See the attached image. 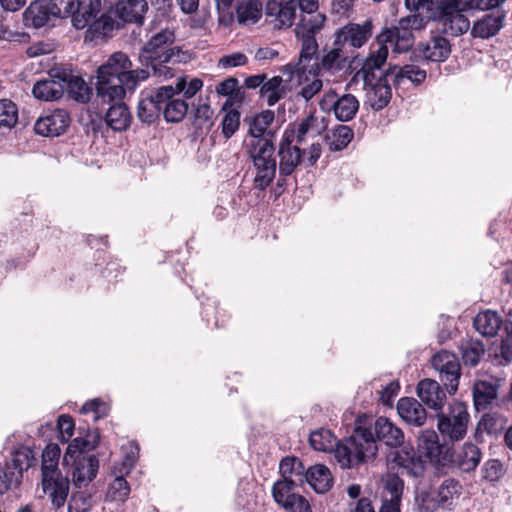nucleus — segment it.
Instances as JSON below:
<instances>
[{
    "mask_svg": "<svg viewBox=\"0 0 512 512\" xmlns=\"http://www.w3.org/2000/svg\"><path fill=\"white\" fill-rule=\"evenodd\" d=\"M377 441L399 447L404 442V433L386 417H378L368 427L359 425L346 443L337 449V463L347 469L374 459L378 452Z\"/></svg>",
    "mask_w": 512,
    "mask_h": 512,
    "instance_id": "f257e3e1",
    "label": "nucleus"
},
{
    "mask_svg": "<svg viewBox=\"0 0 512 512\" xmlns=\"http://www.w3.org/2000/svg\"><path fill=\"white\" fill-rule=\"evenodd\" d=\"M149 77L145 69H132V62L123 52H115L97 71V97L110 104L122 100L126 91L133 92L138 84Z\"/></svg>",
    "mask_w": 512,
    "mask_h": 512,
    "instance_id": "f03ea898",
    "label": "nucleus"
},
{
    "mask_svg": "<svg viewBox=\"0 0 512 512\" xmlns=\"http://www.w3.org/2000/svg\"><path fill=\"white\" fill-rule=\"evenodd\" d=\"M176 36L173 30L162 29L153 34L140 50L139 58L143 65L150 67L153 74L163 79H171L175 70L170 65L186 64L192 53L180 46H173Z\"/></svg>",
    "mask_w": 512,
    "mask_h": 512,
    "instance_id": "7ed1b4c3",
    "label": "nucleus"
},
{
    "mask_svg": "<svg viewBox=\"0 0 512 512\" xmlns=\"http://www.w3.org/2000/svg\"><path fill=\"white\" fill-rule=\"evenodd\" d=\"M87 438L77 437L67 447L63 457L65 465L73 466L72 476L76 486L82 487L90 483L97 475L99 461L95 455L86 453L95 448L99 435L93 433Z\"/></svg>",
    "mask_w": 512,
    "mask_h": 512,
    "instance_id": "20e7f679",
    "label": "nucleus"
},
{
    "mask_svg": "<svg viewBox=\"0 0 512 512\" xmlns=\"http://www.w3.org/2000/svg\"><path fill=\"white\" fill-rule=\"evenodd\" d=\"M273 139H249L245 142V150L256 171L254 186L265 190L276 176L277 163Z\"/></svg>",
    "mask_w": 512,
    "mask_h": 512,
    "instance_id": "39448f33",
    "label": "nucleus"
},
{
    "mask_svg": "<svg viewBox=\"0 0 512 512\" xmlns=\"http://www.w3.org/2000/svg\"><path fill=\"white\" fill-rule=\"evenodd\" d=\"M463 12L457 0H444L430 17L438 23L442 33L456 37L466 33L470 27V21Z\"/></svg>",
    "mask_w": 512,
    "mask_h": 512,
    "instance_id": "423d86ee",
    "label": "nucleus"
},
{
    "mask_svg": "<svg viewBox=\"0 0 512 512\" xmlns=\"http://www.w3.org/2000/svg\"><path fill=\"white\" fill-rule=\"evenodd\" d=\"M437 418L438 430L444 438L459 441L466 435L469 414L465 404L455 401L449 405L447 413L438 411Z\"/></svg>",
    "mask_w": 512,
    "mask_h": 512,
    "instance_id": "0eeeda50",
    "label": "nucleus"
},
{
    "mask_svg": "<svg viewBox=\"0 0 512 512\" xmlns=\"http://www.w3.org/2000/svg\"><path fill=\"white\" fill-rule=\"evenodd\" d=\"M171 96H173L171 86L143 90L137 106L138 119L146 124L155 122L162 114L163 103Z\"/></svg>",
    "mask_w": 512,
    "mask_h": 512,
    "instance_id": "6e6552de",
    "label": "nucleus"
},
{
    "mask_svg": "<svg viewBox=\"0 0 512 512\" xmlns=\"http://www.w3.org/2000/svg\"><path fill=\"white\" fill-rule=\"evenodd\" d=\"M450 448L439 442V437L434 430H422L417 438V451L419 456L425 458L437 469H444L449 462Z\"/></svg>",
    "mask_w": 512,
    "mask_h": 512,
    "instance_id": "1a4fd4ad",
    "label": "nucleus"
},
{
    "mask_svg": "<svg viewBox=\"0 0 512 512\" xmlns=\"http://www.w3.org/2000/svg\"><path fill=\"white\" fill-rule=\"evenodd\" d=\"M433 368L439 373V379L450 394H454L459 385L461 367L454 353L442 350L431 360Z\"/></svg>",
    "mask_w": 512,
    "mask_h": 512,
    "instance_id": "9d476101",
    "label": "nucleus"
},
{
    "mask_svg": "<svg viewBox=\"0 0 512 512\" xmlns=\"http://www.w3.org/2000/svg\"><path fill=\"white\" fill-rule=\"evenodd\" d=\"M69 479L60 470L41 473V490L39 497L48 496L53 506L62 507L69 493Z\"/></svg>",
    "mask_w": 512,
    "mask_h": 512,
    "instance_id": "9b49d317",
    "label": "nucleus"
},
{
    "mask_svg": "<svg viewBox=\"0 0 512 512\" xmlns=\"http://www.w3.org/2000/svg\"><path fill=\"white\" fill-rule=\"evenodd\" d=\"M350 64L349 56L344 49L334 45L324 54L320 64L316 61L312 64L309 74L316 75L322 72V74L342 77L348 73Z\"/></svg>",
    "mask_w": 512,
    "mask_h": 512,
    "instance_id": "f8f14e48",
    "label": "nucleus"
},
{
    "mask_svg": "<svg viewBox=\"0 0 512 512\" xmlns=\"http://www.w3.org/2000/svg\"><path fill=\"white\" fill-rule=\"evenodd\" d=\"M448 459L449 462L445 468H457L461 472L470 473L478 467L482 452L476 444L465 442L457 449L450 448Z\"/></svg>",
    "mask_w": 512,
    "mask_h": 512,
    "instance_id": "ddd939ff",
    "label": "nucleus"
},
{
    "mask_svg": "<svg viewBox=\"0 0 512 512\" xmlns=\"http://www.w3.org/2000/svg\"><path fill=\"white\" fill-rule=\"evenodd\" d=\"M71 122L69 113L64 109L48 111L38 118L34 125L37 134L55 137L63 134Z\"/></svg>",
    "mask_w": 512,
    "mask_h": 512,
    "instance_id": "4468645a",
    "label": "nucleus"
},
{
    "mask_svg": "<svg viewBox=\"0 0 512 512\" xmlns=\"http://www.w3.org/2000/svg\"><path fill=\"white\" fill-rule=\"evenodd\" d=\"M371 35L372 22L370 20H366L363 24L349 23L336 33L334 45L340 46L343 49L346 45L360 48L368 41Z\"/></svg>",
    "mask_w": 512,
    "mask_h": 512,
    "instance_id": "2eb2a0df",
    "label": "nucleus"
},
{
    "mask_svg": "<svg viewBox=\"0 0 512 512\" xmlns=\"http://www.w3.org/2000/svg\"><path fill=\"white\" fill-rule=\"evenodd\" d=\"M387 462L391 469L398 468L402 473L409 476L419 477L424 472V462L419 455L416 456L412 448H403L390 452Z\"/></svg>",
    "mask_w": 512,
    "mask_h": 512,
    "instance_id": "dca6fc26",
    "label": "nucleus"
},
{
    "mask_svg": "<svg viewBox=\"0 0 512 512\" xmlns=\"http://www.w3.org/2000/svg\"><path fill=\"white\" fill-rule=\"evenodd\" d=\"M404 483L396 474L383 478L379 512H400Z\"/></svg>",
    "mask_w": 512,
    "mask_h": 512,
    "instance_id": "f3484780",
    "label": "nucleus"
},
{
    "mask_svg": "<svg viewBox=\"0 0 512 512\" xmlns=\"http://www.w3.org/2000/svg\"><path fill=\"white\" fill-rule=\"evenodd\" d=\"M426 77V71L415 64L393 65L386 70V80H390L396 88L407 81L418 86L426 80Z\"/></svg>",
    "mask_w": 512,
    "mask_h": 512,
    "instance_id": "a211bd4d",
    "label": "nucleus"
},
{
    "mask_svg": "<svg viewBox=\"0 0 512 512\" xmlns=\"http://www.w3.org/2000/svg\"><path fill=\"white\" fill-rule=\"evenodd\" d=\"M377 42L386 46L389 44L395 53H404L413 46L414 36L409 29H404L398 25L379 34Z\"/></svg>",
    "mask_w": 512,
    "mask_h": 512,
    "instance_id": "6ab92c4d",
    "label": "nucleus"
},
{
    "mask_svg": "<svg viewBox=\"0 0 512 512\" xmlns=\"http://www.w3.org/2000/svg\"><path fill=\"white\" fill-rule=\"evenodd\" d=\"M417 396L430 409L441 411L446 402V393L439 383L432 379H423L417 385Z\"/></svg>",
    "mask_w": 512,
    "mask_h": 512,
    "instance_id": "aec40b11",
    "label": "nucleus"
},
{
    "mask_svg": "<svg viewBox=\"0 0 512 512\" xmlns=\"http://www.w3.org/2000/svg\"><path fill=\"white\" fill-rule=\"evenodd\" d=\"M390 83V80H386V72L371 83H365L367 87V101L374 110L379 111L390 102Z\"/></svg>",
    "mask_w": 512,
    "mask_h": 512,
    "instance_id": "412c9836",
    "label": "nucleus"
},
{
    "mask_svg": "<svg viewBox=\"0 0 512 512\" xmlns=\"http://www.w3.org/2000/svg\"><path fill=\"white\" fill-rule=\"evenodd\" d=\"M303 154L298 145L286 144L281 139L278 148L280 177L290 176L301 163Z\"/></svg>",
    "mask_w": 512,
    "mask_h": 512,
    "instance_id": "4be33fe9",
    "label": "nucleus"
},
{
    "mask_svg": "<svg viewBox=\"0 0 512 512\" xmlns=\"http://www.w3.org/2000/svg\"><path fill=\"white\" fill-rule=\"evenodd\" d=\"M397 412L409 425L420 427L427 419V412L422 404L412 397L401 398L397 403Z\"/></svg>",
    "mask_w": 512,
    "mask_h": 512,
    "instance_id": "5701e85b",
    "label": "nucleus"
},
{
    "mask_svg": "<svg viewBox=\"0 0 512 512\" xmlns=\"http://www.w3.org/2000/svg\"><path fill=\"white\" fill-rule=\"evenodd\" d=\"M504 19L505 13L501 10L486 14L474 23L471 34L473 37L488 39L501 30Z\"/></svg>",
    "mask_w": 512,
    "mask_h": 512,
    "instance_id": "b1692460",
    "label": "nucleus"
},
{
    "mask_svg": "<svg viewBox=\"0 0 512 512\" xmlns=\"http://www.w3.org/2000/svg\"><path fill=\"white\" fill-rule=\"evenodd\" d=\"M499 385L493 380H478L473 385V401L475 409L484 411L498 398Z\"/></svg>",
    "mask_w": 512,
    "mask_h": 512,
    "instance_id": "393cba45",
    "label": "nucleus"
},
{
    "mask_svg": "<svg viewBox=\"0 0 512 512\" xmlns=\"http://www.w3.org/2000/svg\"><path fill=\"white\" fill-rule=\"evenodd\" d=\"M148 10L146 0H118L116 14L124 22L142 24Z\"/></svg>",
    "mask_w": 512,
    "mask_h": 512,
    "instance_id": "a878e982",
    "label": "nucleus"
},
{
    "mask_svg": "<svg viewBox=\"0 0 512 512\" xmlns=\"http://www.w3.org/2000/svg\"><path fill=\"white\" fill-rule=\"evenodd\" d=\"M388 57V46L378 43L376 50H371L363 62L362 68L358 73L363 76L364 83H371L376 79L375 71L380 70Z\"/></svg>",
    "mask_w": 512,
    "mask_h": 512,
    "instance_id": "bb28decb",
    "label": "nucleus"
},
{
    "mask_svg": "<svg viewBox=\"0 0 512 512\" xmlns=\"http://www.w3.org/2000/svg\"><path fill=\"white\" fill-rule=\"evenodd\" d=\"M304 480H306L311 488L318 494L328 492L333 485L330 470L321 464L310 467L305 473Z\"/></svg>",
    "mask_w": 512,
    "mask_h": 512,
    "instance_id": "cd10ccee",
    "label": "nucleus"
},
{
    "mask_svg": "<svg viewBox=\"0 0 512 512\" xmlns=\"http://www.w3.org/2000/svg\"><path fill=\"white\" fill-rule=\"evenodd\" d=\"M101 10L100 0H83L76 6L75 12L71 15L72 24L76 29L88 27L97 17Z\"/></svg>",
    "mask_w": 512,
    "mask_h": 512,
    "instance_id": "c85d7f7f",
    "label": "nucleus"
},
{
    "mask_svg": "<svg viewBox=\"0 0 512 512\" xmlns=\"http://www.w3.org/2000/svg\"><path fill=\"white\" fill-rule=\"evenodd\" d=\"M316 122L317 118L310 115L300 123L287 127L284 130L281 139L286 141V144L290 143L300 147V145L306 141L307 136L312 132Z\"/></svg>",
    "mask_w": 512,
    "mask_h": 512,
    "instance_id": "c756f323",
    "label": "nucleus"
},
{
    "mask_svg": "<svg viewBox=\"0 0 512 512\" xmlns=\"http://www.w3.org/2000/svg\"><path fill=\"white\" fill-rule=\"evenodd\" d=\"M348 440L340 442L336 436L328 429L320 428L310 433L309 443L314 450L321 452H333L336 458L337 449Z\"/></svg>",
    "mask_w": 512,
    "mask_h": 512,
    "instance_id": "7c9ffc66",
    "label": "nucleus"
},
{
    "mask_svg": "<svg viewBox=\"0 0 512 512\" xmlns=\"http://www.w3.org/2000/svg\"><path fill=\"white\" fill-rule=\"evenodd\" d=\"M65 89L63 79L47 78L37 81L32 89L35 98L42 101H55L62 97Z\"/></svg>",
    "mask_w": 512,
    "mask_h": 512,
    "instance_id": "2f4dec72",
    "label": "nucleus"
},
{
    "mask_svg": "<svg viewBox=\"0 0 512 512\" xmlns=\"http://www.w3.org/2000/svg\"><path fill=\"white\" fill-rule=\"evenodd\" d=\"M501 316L492 310L479 312L474 318L475 329L485 337H494L502 326Z\"/></svg>",
    "mask_w": 512,
    "mask_h": 512,
    "instance_id": "473e14b6",
    "label": "nucleus"
},
{
    "mask_svg": "<svg viewBox=\"0 0 512 512\" xmlns=\"http://www.w3.org/2000/svg\"><path fill=\"white\" fill-rule=\"evenodd\" d=\"M105 120L107 125L113 130L123 131L129 127L131 115L128 107L121 100H115L114 104L107 110Z\"/></svg>",
    "mask_w": 512,
    "mask_h": 512,
    "instance_id": "72a5a7b5",
    "label": "nucleus"
},
{
    "mask_svg": "<svg viewBox=\"0 0 512 512\" xmlns=\"http://www.w3.org/2000/svg\"><path fill=\"white\" fill-rule=\"evenodd\" d=\"M275 119L274 112L266 110L256 115L249 125V139L274 138V132L268 130Z\"/></svg>",
    "mask_w": 512,
    "mask_h": 512,
    "instance_id": "f704fd0d",
    "label": "nucleus"
},
{
    "mask_svg": "<svg viewBox=\"0 0 512 512\" xmlns=\"http://www.w3.org/2000/svg\"><path fill=\"white\" fill-rule=\"evenodd\" d=\"M422 52L426 59L442 62L448 58L451 52L450 43L442 36H434L424 45Z\"/></svg>",
    "mask_w": 512,
    "mask_h": 512,
    "instance_id": "c9c22d12",
    "label": "nucleus"
},
{
    "mask_svg": "<svg viewBox=\"0 0 512 512\" xmlns=\"http://www.w3.org/2000/svg\"><path fill=\"white\" fill-rule=\"evenodd\" d=\"M52 16L50 2H33L24 12V19L31 23L35 28L43 27L48 23Z\"/></svg>",
    "mask_w": 512,
    "mask_h": 512,
    "instance_id": "e433bc0d",
    "label": "nucleus"
},
{
    "mask_svg": "<svg viewBox=\"0 0 512 512\" xmlns=\"http://www.w3.org/2000/svg\"><path fill=\"white\" fill-rule=\"evenodd\" d=\"M237 20L240 24H254L262 15V2L259 0H243L236 8Z\"/></svg>",
    "mask_w": 512,
    "mask_h": 512,
    "instance_id": "4c0bfd02",
    "label": "nucleus"
},
{
    "mask_svg": "<svg viewBox=\"0 0 512 512\" xmlns=\"http://www.w3.org/2000/svg\"><path fill=\"white\" fill-rule=\"evenodd\" d=\"M325 21V16L320 13H312L302 16L295 28L297 37H315Z\"/></svg>",
    "mask_w": 512,
    "mask_h": 512,
    "instance_id": "58836bf2",
    "label": "nucleus"
},
{
    "mask_svg": "<svg viewBox=\"0 0 512 512\" xmlns=\"http://www.w3.org/2000/svg\"><path fill=\"white\" fill-rule=\"evenodd\" d=\"M283 79L280 76H274L260 88V97L267 102L269 106L275 105L285 94V88L282 85Z\"/></svg>",
    "mask_w": 512,
    "mask_h": 512,
    "instance_id": "ea45409f",
    "label": "nucleus"
},
{
    "mask_svg": "<svg viewBox=\"0 0 512 512\" xmlns=\"http://www.w3.org/2000/svg\"><path fill=\"white\" fill-rule=\"evenodd\" d=\"M188 111L185 100L171 96L163 103L162 114L167 122L178 123L184 119Z\"/></svg>",
    "mask_w": 512,
    "mask_h": 512,
    "instance_id": "a19ab883",
    "label": "nucleus"
},
{
    "mask_svg": "<svg viewBox=\"0 0 512 512\" xmlns=\"http://www.w3.org/2000/svg\"><path fill=\"white\" fill-rule=\"evenodd\" d=\"M114 29V20L113 18L103 13L100 17H95V19L88 26L86 31V39L91 41L99 38L107 37Z\"/></svg>",
    "mask_w": 512,
    "mask_h": 512,
    "instance_id": "79ce46f5",
    "label": "nucleus"
},
{
    "mask_svg": "<svg viewBox=\"0 0 512 512\" xmlns=\"http://www.w3.org/2000/svg\"><path fill=\"white\" fill-rule=\"evenodd\" d=\"M358 109L357 98L352 94H344L337 99L334 115L339 121L346 122L354 118Z\"/></svg>",
    "mask_w": 512,
    "mask_h": 512,
    "instance_id": "37998d69",
    "label": "nucleus"
},
{
    "mask_svg": "<svg viewBox=\"0 0 512 512\" xmlns=\"http://www.w3.org/2000/svg\"><path fill=\"white\" fill-rule=\"evenodd\" d=\"M34 460L33 451L30 448L20 447L12 453L11 462L5 464L10 465L12 471H15L19 480H21L23 472L31 467Z\"/></svg>",
    "mask_w": 512,
    "mask_h": 512,
    "instance_id": "c03bdc74",
    "label": "nucleus"
},
{
    "mask_svg": "<svg viewBox=\"0 0 512 512\" xmlns=\"http://www.w3.org/2000/svg\"><path fill=\"white\" fill-rule=\"evenodd\" d=\"M302 483L297 482V480H288V479H282L278 480L272 488V495L275 500V502L281 506L282 508L284 505H286L289 501L292 500L293 496H298L299 494H296L293 492V490Z\"/></svg>",
    "mask_w": 512,
    "mask_h": 512,
    "instance_id": "a18cd8bd",
    "label": "nucleus"
},
{
    "mask_svg": "<svg viewBox=\"0 0 512 512\" xmlns=\"http://www.w3.org/2000/svg\"><path fill=\"white\" fill-rule=\"evenodd\" d=\"M173 90V96L182 93L187 99L194 97L203 87V81L197 77L188 75L177 78L175 85H170Z\"/></svg>",
    "mask_w": 512,
    "mask_h": 512,
    "instance_id": "49530a36",
    "label": "nucleus"
},
{
    "mask_svg": "<svg viewBox=\"0 0 512 512\" xmlns=\"http://www.w3.org/2000/svg\"><path fill=\"white\" fill-rule=\"evenodd\" d=\"M354 137L353 130L346 125H338L326 141L331 151H341L348 146Z\"/></svg>",
    "mask_w": 512,
    "mask_h": 512,
    "instance_id": "de8ad7c7",
    "label": "nucleus"
},
{
    "mask_svg": "<svg viewBox=\"0 0 512 512\" xmlns=\"http://www.w3.org/2000/svg\"><path fill=\"white\" fill-rule=\"evenodd\" d=\"M280 473L283 479L297 480L299 483L304 482V466L296 457H285L280 462Z\"/></svg>",
    "mask_w": 512,
    "mask_h": 512,
    "instance_id": "09e8293b",
    "label": "nucleus"
},
{
    "mask_svg": "<svg viewBox=\"0 0 512 512\" xmlns=\"http://www.w3.org/2000/svg\"><path fill=\"white\" fill-rule=\"evenodd\" d=\"M63 83L72 99L80 103H86L90 100L91 88L82 78L73 76L68 81L63 79Z\"/></svg>",
    "mask_w": 512,
    "mask_h": 512,
    "instance_id": "8fccbe9b",
    "label": "nucleus"
},
{
    "mask_svg": "<svg viewBox=\"0 0 512 512\" xmlns=\"http://www.w3.org/2000/svg\"><path fill=\"white\" fill-rule=\"evenodd\" d=\"M462 359L465 365L475 367L485 353V347L481 341L468 340L461 345Z\"/></svg>",
    "mask_w": 512,
    "mask_h": 512,
    "instance_id": "3c124183",
    "label": "nucleus"
},
{
    "mask_svg": "<svg viewBox=\"0 0 512 512\" xmlns=\"http://www.w3.org/2000/svg\"><path fill=\"white\" fill-rule=\"evenodd\" d=\"M18 122V107L10 99H0V129H12Z\"/></svg>",
    "mask_w": 512,
    "mask_h": 512,
    "instance_id": "603ef678",
    "label": "nucleus"
},
{
    "mask_svg": "<svg viewBox=\"0 0 512 512\" xmlns=\"http://www.w3.org/2000/svg\"><path fill=\"white\" fill-rule=\"evenodd\" d=\"M60 448L57 444H49L42 453L41 473L60 470L58 462L60 458Z\"/></svg>",
    "mask_w": 512,
    "mask_h": 512,
    "instance_id": "864d4df0",
    "label": "nucleus"
},
{
    "mask_svg": "<svg viewBox=\"0 0 512 512\" xmlns=\"http://www.w3.org/2000/svg\"><path fill=\"white\" fill-rule=\"evenodd\" d=\"M296 15V1L289 0L285 2L281 9H278L277 18H275L274 26L281 29L283 27H290L293 24Z\"/></svg>",
    "mask_w": 512,
    "mask_h": 512,
    "instance_id": "5fc2aeb1",
    "label": "nucleus"
},
{
    "mask_svg": "<svg viewBox=\"0 0 512 512\" xmlns=\"http://www.w3.org/2000/svg\"><path fill=\"white\" fill-rule=\"evenodd\" d=\"M461 485L455 479H446L439 486L437 497L442 505L448 504L456 495L460 494Z\"/></svg>",
    "mask_w": 512,
    "mask_h": 512,
    "instance_id": "6e6d98bb",
    "label": "nucleus"
},
{
    "mask_svg": "<svg viewBox=\"0 0 512 512\" xmlns=\"http://www.w3.org/2000/svg\"><path fill=\"white\" fill-rule=\"evenodd\" d=\"M194 123L200 128L209 129L213 124L214 111L207 103L199 102L194 111Z\"/></svg>",
    "mask_w": 512,
    "mask_h": 512,
    "instance_id": "4d7b16f0",
    "label": "nucleus"
},
{
    "mask_svg": "<svg viewBox=\"0 0 512 512\" xmlns=\"http://www.w3.org/2000/svg\"><path fill=\"white\" fill-rule=\"evenodd\" d=\"M301 40V51L299 54V60L303 64H307L309 70L311 69L312 64L310 62L314 59L318 51V44L316 42L315 37H297Z\"/></svg>",
    "mask_w": 512,
    "mask_h": 512,
    "instance_id": "13d9d810",
    "label": "nucleus"
},
{
    "mask_svg": "<svg viewBox=\"0 0 512 512\" xmlns=\"http://www.w3.org/2000/svg\"><path fill=\"white\" fill-rule=\"evenodd\" d=\"M129 493L128 482L122 476H119L110 483L107 495L114 501H125Z\"/></svg>",
    "mask_w": 512,
    "mask_h": 512,
    "instance_id": "bf43d9fd",
    "label": "nucleus"
},
{
    "mask_svg": "<svg viewBox=\"0 0 512 512\" xmlns=\"http://www.w3.org/2000/svg\"><path fill=\"white\" fill-rule=\"evenodd\" d=\"M91 506V495L85 491H78L72 494L68 502V512H87Z\"/></svg>",
    "mask_w": 512,
    "mask_h": 512,
    "instance_id": "052dcab7",
    "label": "nucleus"
},
{
    "mask_svg": "<svg viewBox=\"0 0 512 512\" xmlns=\"http://www.w3.org/2000/svg\"><path fill=\"white\" fill-rule=\"evenodd\" d=\"M318 75L319 73L313 75L314 78L311 81H309L307 77H305L304 80H302V78L299 80L301 85L299 95H301L306 101L312 99L323 88V81L318 78Z\"/></svg>",
    "mask_w": 512,
    "mask_h": 512,
    "instance_id": "680f3d73",
    "label": "nucleus"
},
{
    "mask_svg": "<svg viewBox=\"0 0 512 512\" xmlns=\"http://www.w3.org/2000/svg\"><path fill=\"white\" fill-rule=\"evenodd\" d=\"M52 16L65 18L75 12L76 6H79V0H50Z\"/></svg>",
    "mask_w": 512,
    "mask_h": 512,
    "instance_id": "e2e57ef3",
    "label": "nucleus"
},
{
    "mask_svg": "<svg viewBox=\"0 0 512 512\" xmlns=\"http://www.w3.org/2000/svg\"><path fill=\"white\" fill-rule=\"evenodd\" d=\"M240 114L236 110H229L222 119V133L225 138H230L239 128Z\"/></svg>",
    "mask_w": 512,
    "mask_h": 512,
    "instance_id": "0e129e2a",
    "label": "nucleus"
},
{
    "mask_svg": "<svg viewBox=\"0 0 512 512\" xmlns=\"http://www.w3.org/2000/svg\"><path fill=\"white\" fill-rule=\"evenodd\" d=\"M20 482L17 473L12 471L10 465L0 464V494H4L12 486Z\"/></svg>",
    "mask_w": 512,
    "mask_h": 512,
    "instance_id": "69168bd1",
    "label": "nucleus"
},
{
    "mask_svg": "<svg viewBox=\"0 0 512 512\" xmlns=\"http://www.w3.org/2000/svg\"><path fill=\"white\" fill-rule=\"evenodd\" d=\"M482 473L484 479L488 481H496L502 476V463L497 459H490L484 464Z\"/></svg>",
    "mask_w": 512,
    "mask_h": 512,
    "instance_id": "338daca9",
    "label": "nucleus"
},
{
    "mask_svg": "<svg viewBox=\"0 0 512 512\" xmlns=\"http://www.w3.org/2000/svg\"><path fill=\"white\" fill-rule=\"evenodd\" d=\"M283 509L289 512H312V508L308 500L302 496H293L292 500L284 505Z\"/></svg>",
    "mask_w": 512,
    "mask_h": 512,
    "instance_id": "774afa93",
    "label": "nucleus"
}]
</instances>
